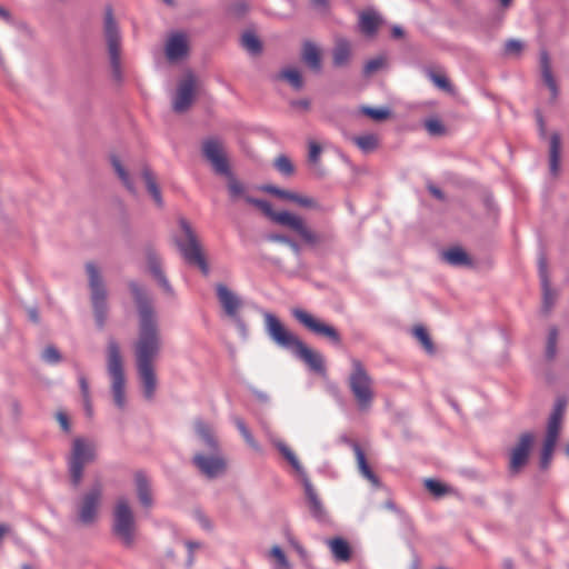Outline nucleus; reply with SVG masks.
<instances>
[{
    "label": "nucleus",
    "mask_w": 569,
    "mask_h": 569,
    "mask_svg": "<svg viewBox=\"0 0 569 569\" xmlns=\"http://www.w3.org/2000/svg\"><path fill=\"white\" fill-rule=\"evenodd\" d=\"M202 154L210 162L217 174L224 176L228 179L227 188L232 201L242 198L247 203L260 209L273 222L296 232L301 241L311 248H329L335 242L336 236L331 230L315 231L302 217L289 211L277 212L267 200L250 197L248 194V187L230 170L222 143L218 139L210 138L204 140L202 142Z\"/></svg>",
    "instance_id": "f257e3e1"
},
{
    "label": "nucleus",
    "mask_w": 569,
    "mask_h": 569,
    "mask_svg": "<svg viewBox=\"0 0 569 569\" xmlns=\"http://www.w3.org/2000/svg\"><path fill=\"white\" fill-rule=\"evenodd\" d=\"M138 312V337L133 343L134 362L146 399L157 389L154 362L162 350V336L157 311L148 291L137 281L128 283Z\"/></svg>",
    "instance_id": "f03ea898"
},
{
    "label": "nucleus",
    "mask_w": 569,
    "mask_h": 569,
    "mask_svg": "<svg viewBox=\"0 0 569 569\" xmlns=\"http://www.w3.org/2000/svg\"><path fill=\"white\" fill-rule=\"evenodd\" d=\"M266 331L279 347L290 350L310 371L326 375V361L322 353L309 348L298 336L289 331L272 313H264Z\"/></svg>",
    "instance_id": "7ed1b4c3"
},
{
    "label": "nucleus",
    "mask_w": 569,
    "mask_h": 569,
    "mask_svg": "<svg viewBox=\"0 0 569 569\" xmlns=\"http://www.w3.org/2000/svg\"><path fill=\"white\" fill-rule=\"evenodd\" d=\"M137 521L127 498H119L112 509L111 532L122 547L132 548L137 538Z\"/></svg>",
    "instance_id": "20e7f679"
},
{
    "label": "nucleus",
    "mask_w": 569,
    "mask_h": 569,
    "mask_svg": "<svg viewBox=\"0 0 569 569\" xmlns=\"http://www.w3.org/2000/svg\"><path fill=\"white\" fill-rule=\"evenodd\" d=\"M350 363L351 372L348 378L349 389L359 410L367 411L371 408L375 399L373 379L361 360L350 358Z\"/></svg>",
    "instance_id": "39448f33"
},
{
    "label": "nucleus",
    "mask_w": 569,
    "mask_h": 569,
    "mask_svg": "<svg viewBox=\"0 0 569 569\" xmlns=\"http://www.w3.org/2000/svg\"><path fill=\"white\" fill-rule=\"evenodd\" d=\"M107 371L111 379V392L119 409L126 406V376L119 343L110 338L107 345Z\"/></svg>",
    "instance_id": "423d86ee"
},
{
    "label": "nucleus",
    "mask_w": 569,
    "mask_h": 569,
    "mask_svg": "<svg viewBox=\"0 0 569 569\" xmlns=\"http://www.w3.org/2000/svg\"><path fill=\"white\" fill-rule=\"evenodd\" d=\"M276 447L279 450V452L283 456V458L291 465V467L301 477L302 485L305 488V495H306L308 506H309L312 517L319 521L323 520L326 518V510L322 506V502H321L316 489L313 488L303 467L301 466L299 459L297 458L295 452L284 442L279 441L276 443Z\"/></svg>",
    "instance_id": "0eeeda50"
},
{
    "label": "nucleus",
    "mask_w": 569,
    "mask_h": 569,
    "mask_svg": "<svg viewBox=\"0 0 569 569\" xmlns=\"http://www.w3.org/2000/svg\"><path fill=\"white\" fill-rule=\"evenodd\" d=\"M96 450L92 442L84 438H76L68 458V471L71 485L78 488L83 478V470L87 463L94 461Z\"/></svg>",
    "instance_id": "6e6552de"
},
{
    "label": "nucleus",
    "mask_w": 569,
    "mask_h": 569,
    "mask_svg": "<svg viewBox=\"0 0 569 569\" xmlns=\"http://www.w3.org/2000/svg\"><path fill=\"white\" fill-rule=\"evenodd\" d=\"M179 226L184 233L186 241L177 239L176 244L183 259L189 264L197 266L204 276H208L210 272L209 264L203 256L201 244L198 241L191 224L184 218H181L179 220Z\"/></svg>",
    "instance_id": "1a4fd4ad"
},
{
    "label": "nucleus",
    "mask_w": 569,
    "mask_h": 569,
    "mask_svg": "<svg viewBox=\"0 0 569 569\" xmlns=\"http://www.w3.org/2000/svg\"><path fill=\"white\" fill-rule=\"evenodd\" d=\"M91 291V303L97 327L102 329L108 317L107 290L98 267L93 262L86 263Z\"/></svg>",
    "instance_id": "9d476101"
},
{
    "label": "nucleus",
    "mask_w": 569,
    "mask_h": 569,
    "mask_svg": "<svg viewBox=\"0 0 569 569\" xmlns=\"http://www.w3.org/2000/svg\"><path fill=\"white\" fill-rule=\"evenodd\" d=\"M104 37L108 46V53L110 59V64L112 69L113 78L118 81L121 80V60H120V32L118 24L113 18V12L111 8L106 10L104 14V26H103Z\"/></svg>",
    "instance_id": "9b49d317"
},
{
    "label": "nucleus",
    "mask_w": 569,
    "mask_h": 569,
    "mask_svg": "<svg viewBox=\"0 0 569 569\" xmlns=\"http://www.w3.org/2000/svg\"><path fill=\"white\" fill-rule=\"evenodd\" d=\"M103 488L97 481L84 492L77 503V519L83 526H91L97 521L101 506Z\"/></svg>",
    "instance_id": "f8f14e48"
},
{
    "label": "nucleus",
    "mask_w": 569,
    "mask_h": 569,
    "mask_svg": "<svg viewBox=\"0 0 569 569\" xmlns=\"http://www.w3.org/2000/svg\"><path fill=\"white\" fill-rule=\"evenodd\" d=\"M291 313L298 322L312 333L328 339L333 345H340L341 336L333 326L320 321L311 313L300 308L292 309Z\"/></svg>",
    "instance_id": "ddd939ff"
},
{
    "label": "nucleus",
    "mask_w": 569,
    "mask_h": 569,
    "mask_svg": "<svg viewBox=\"0 0 569 569\" xmlns=\"http://www.w3.org/2000/svg\"><path fill=\"white\" fill-rule=\"evenodd\" d=\"M192 463L208 479L218 478L224 473L227 468L226 460L219 451H210L209 455L197 452L192 458Z\"/></svg>",
    "instance_id": "4468645a"
},
{
    "label": "nucleus",
    "mask_w": 569,
    "mask_h": 569,
    "mask_svg": "<svg viewBox=\"0 0 569 569\" xmlns=\"http://www.w3.org/2000/svg\"><path fill=\"white\" fill-rule=\"evenodd\" d=\"M535 442L532 432H523L520 435L518 442L510 451L509 470L512 475H517L527 465L530 450Z\"/></svg>",
    "instance_id": "2eb2a0df"
},
{
    "label": "nucleus",
    "mask_w": 569,
    "mask_h": 569,
    "mask_svg": "<svg viewBox=\"0 0 569 569\" xmlns=\"http://www.w3.org/2000/svg\"><path fill=\"white\" fill-rule=\"evenodd\" d=\"M196 77L188 72L178 83L177 92L172 101V109L177 113H183L192 106L194 100Z\"/></svg>",
    "instance_id": "dca6fc26"
},
{
    "label": "nucleus",
    "mask_w": 569,
    "mask_h": 569,
    "mask_svg": "<svg viewBox=\"0 0 569 569\" xmlns=\"http://www.w3.org/2000/svg\"><path fill=\"white\" fill-rule=\"evenodd\" d=\"M216 295L224 315L228 318L236 317V315L240 312V309L243 306L241 298L226 284L217 283Z\"/></svg>",
    "instance_id": "f3484780"
},
{
    "label": "nucleus",
    "mask_w": 569,
    "mask_h": 569,
    "mask_svg": "<svg viewBox=\"0 0 569 569\" xmlns=\"http://www.w3.org/2000/svg\"><path fill=\"white\" fill-rule=\"evenodd\" d=\"M146 260L149 268L150 273L157 280L158 284L163 289V291L170 297L174 296V290L167 279L162 267L161 259L152 248L146 249Z\"/></svg>",
    "instance_id": "a211bd4d"
},
{
    "label": "nucleus",
    "mask_w": 569,
    "mask_h": 569,
    "mask_svg": "<svg viewBox=\"0 0 569 569\" xmlns=\"http://www.w3.org/2000/svg\"><path fill=\"white\" fill-rule=\"evenodd\" d=\"M538 271L542 288V306L543 310L548 312L555 303L556 296L550 288L548 278V262L543 252H541L538 258Z\"/></svg>",
    "instance_id": "6ab92c4d"
},
{
    "label": "nucleus",
    "mask_w": 569,
    "mask_h": 569,
    "mask_svg": "<svg viewBox=\"0 0 569 569\" xmlns=\"http://www.w3.org/2000/svg\"><path fill=\"white\" fill-rule=\"evenodd\" d=\"M539 64L542 81L551 92V100L555 101L559 94V89L552 74L551 61L547 50L540 51Z\"/></svg>",
    "instance_id": "aec40b11"
},
{
    "label": "nucleus",
    "mask_w": 569,
    "mask_h": 569,
    "mask_svg": "<svg viewBox=\"0 0 569 569\" xmlns=\"http://www.w3.org/2000/svg\"><path fill=\"white\" fill-rule=\"evenodd\" d=\"M188 53V43L186 37L176 33L169 38L166 44V56L170 62H176L184 58Z\"/></svg>",
    "instance_id": "412c9836"
},
{
    "label": "nucleus",
    "mask_w": 569,
    "mask_h": 569,
    "mask_svg": "<svg viewBox=\"0 0 569 569\" xmlns=\"http://www.w3.org/2000/svg\"><path fill=\"white\" fill-rule=\"evenodd\" d=\"M301 60L310 70L316 73H319L322 69L320 49L315 42L310 40H306L302 44Z\"/></svg>",
    "instance_id": "4be33fe9"
},
{
    "label": "nucleus",
    "mask_w": 569,
    "mask_h": 569,
    "mask_svg": "<svg viewBox=\"0 0 569 569\" xmlns=\"http://www.w3.org/2000/svg\"><path fill=\"white\" fill-rule=\"evenodd\" d=\"M348 443L350 445V447L353 450V453H355L356 460H357V466H358V469H359V472L361 473V476L363 478H366L368 481H370L372 486L379 488L380 480L377 477V475L369 467L367 459H366V455H365L363 450L361 449L360 445L358 442L351 441V440L348 441Z\"/></svg>",
    "instance_id": "5701e85b"
},
{
    "label": "nucleus",
    "mask_w": 569,
    "mask_h": 569,
    "mask_svg": "<svg viewBox=\"0 0 569 569\" xmlns=\"http://www.w3.org/2000/svg\"><path fill=\"white\" fill-rule=\"evenodd\" d=\"M134 483L140 503L146 508H150L153 505V499L151 495L150 481L146 473L142 471L136 472Z\"/></svg>",
    "instance_id": "b1692460"
},
{
    "label": "nucleus",
    "mask_w": 569,
    "mask_h": 569,
    "mask_svg": "<svg viewBox=\"0 0 569 569\" xmlns=\"http://www.w3.org/2000/svg\"><path fill=\"white\" fill-rule=\"evenodd\" d=\"M381 22L382 18L373 9L365 10L359 16V28L367 36H373Z\"/></svg>",
    "instance_id": "393cba45"
},
{
    "label": "nucleus",
    "mask_w": 569,
    "mask_h": 569,
    "mask_svg": "<svg viewBox=\"0 0 569 569\" xmlns=\"http://www.w3.org/2000/svg\"><path fill=\"white\" fill-rule=\"evenodd\" d=\"M351 58V44L349 40L339 38L332 49V63L336 68H343Z\"/></svg>",
    "instance_id": "a878e982"
},
{
    "label": "nucleus",
    "mask_w": 569,
    "mask_h": 569,
    "mask_svg": "<svg viewBox=\"0 0 569 569\" xmlns=\"http://www.w3.org/2000/svg\"><path fill=\"white\" fill-rule=\"evenodd\" d=\"M194 431L200 438L201 442L209 449V451H219L218 440L213 433L212 428L202 420L194 421Z\"/></svg>",
    "instance_id": "bb28decb"
},
{
    "label": "nucleus",
    "mask_w": 569,
    "mask_h": 569,
    "mask_svg": "<svg viewBox=\"0 0 569 569\" xmlns=\"http://www.w3.org/2000/svg\"><path fill=\"white\" fill-rule=\"evenodd\" d=\"M442 259L453 267L471 266L468 253L460 247H453L442 252Z\"/></svg>",
    "instance_id": "cd10ccee"
},
{
    "label": "nucleus",
    "mask_w": 569,
    "mask_h": 569,
    "mask_svg": "<svg viewBox=\"0 0 569 569\" xmlns=\"http://www.w3.org/2000/svg\"><path fill=\"white\" fill-rule=\"evenodd\" d=\"M330 550L338 561H348L351 557L349 543L342 538H333L328 541Z\"/></svg>",
    "instance_id": "c85d7f7f"
},
{
    "label": "nucleus",
    "mask_w": 569,
    "mask_h": 569,
    "mask_svg": "<svg viewBox=\"0 0 569 569\" xmlns=\"http://www.w3.org/2000/svg\"><path fill=\"white\" fill-rule=\"evenodd\" d=\"M274 79L286 80L295 90H300L303 87L302 76L296 68H286L281 70Z\"/></svg>",
    "instance_id": "c756f323"
},
{
    "label": "nucleus",
    "mask_w": 569,
    "mask_h": 569,
    "mask_svg": "<svg viewBox=\"0 0 569 569\" xmlns=\"http://www.w3.org/2000/svg\"><path fill=\"white\" fill-rule=\"evenodd\" d=\"M561 417H562L561 408L557 407L552 411L551 416L549 417L548 426H547V435H546L545 439L552 440V441L558 440L560 425H561Z\"/></svg>",
    "instance_id": "7c9ffc66"
},
{
    "label": "nucleus",
    "mask_w": 569,
    "mask_h": 569,
    "mask_svg": "<svg viewBox=\"0 0 569 569\" xmlns=\"http://www.w3.org/2000/svg\"><path fill=\"white\" fill-rule=\"evenodd\" d=\"M425 73L428 79L440 90L446 91L448 93H453L455 88L451 84L450 80L443 73H438L430 68L425 69Z\"/></svg>",
    "instance_id": "2f4dec72"
},
{
    "label": "nucleus",
    "mask_w": 569,
    "mask_h": 569,
    "mask_svg": "<svg viewBox=\"0 0 569 569\" xmlns=\"http://www.w3.org/2000/svg\"><path fill=\"white\" fill-rule=\"evenodd\" d=\"M351 140L365 153L373 151L379 144L378 137L373 133L356 136Z\"/></svg>",
    "instance_id": "473e14b6"
},
{
    "label": "nucleus",
    "mask_w": 569,
    "mask_h": 569,
    "mask_svg": "<svg viewBox=\"0 0 569 569\" xmlns=\"http://www.w3.org/2000/svg\"><path fill=\"white\" fill-rule=\"evenodd\" d=\"M111 164L116 171V173L118 174L119 179L122 181V183L124 184V187L131 192V193H136V187H134V183L130 177V174L128 173V171L124 169V167L122 166L121 161L119 160L118 157L116 156H112L111 157Z\"/></svg>",
    "instance_id": "72a5a7b5"
},
{
    "label": "nucleus",
    "mask_w": 569,
    "mask_h": 569,
    "mask_svg": "<svg viewBox=\"0 0 569 569\" xmlns=\"http://www.w3.org/2000/svg\"><path fill=\"white\" fill-rule=\"evenodd\" d=\"M561 141L558 133H553L550 138V170L552 173L558 171L560 160Z\"/></svg>",
    "instance_id": "f704fd0d"
},
{
    "label": "nucleus",
    "mask_w": 569,
    "mask_h": 569,
    "mask_svg": "<svg viewBox=\"0 0 569 569\" xmlns=\"http://www.w3.org/2000/svg\"><path fill=\"white\" fill-rule=\"evenodd\" d=\"M412 332L415 338L421 343L427 353L433 355L436 352L435 345L425 327L416 326Z\"/></svg>",
    "instance_id": "c9c22d12"
},
{
    "label": "nucleus",
    "mask_w": 569,
    "mask_h": 569,
    "mask_svg": "<svg viewBox=\"0 0 569 569\" xmlns=\"http://www.w3.org/2000/svg\"><path fill=\"white\" fill-rule=\"evenodd\" d=\"M558 337V329L556 327H551L548 332L545 351V357L549 361L553 360L557 356Z\"/></svg>",
    "instance_id": "e433bc0d"
},
{
    "label": "nucleus",
    "mask_w": 569,
    "mask_h": 569,
    "mask_svg": "<svg viewBox=\"0 0 569 569\" xmlns=\"http://www.w3.org/2000/svg\"><path fill=\"white\" fill-rule=\"evenodd\" d=\"M242 47L251 54H259L262 51V43L258 37L251 32L243 33L241 38Z\"/></svg>",
    "instance_id": "4c0bfd02"
},
{
    "label": "nucleus",
    "mask_w": 569,
    "mask_h": 569,
    "mask_svg": "<svg viewBox=\"0 0 569 569\" xmlns=\"http://www.w3.org/2000/svg\"><path fill=\"white\" fill-rule=\"evenodd\" d=\"M320 154H321V147L315 142H309V152H308V161L310 164H312L318 173V176L322 177L325 174L323 169L320 166Z\"/></svg>",
    "instance_id": "58836bf2"
},
{
    "label": "nucleus",
    "mask_w": 569,
    "mask_h": 569,
    "mask_svg": "<svg viewBox=\"0 0 569 569\" xmlns=\"http://www.w3.org/2000/svg\"><path fill=\"white\" fill-rule=\"evenodd\" d=\"M361 113L368 116L375 121H383L391 116V110L387 107L383 108H372L368 106H363L360 109Z\"/></svg>",
    "instance_id": "ea45409f"
},
{
    "label": "nucleus",
    "mask_w": 569,
    "mask_h": 569,
    "mask_svg": "<svg viewBox=\"0 0 569 569\" xmlns=\"http://www.w3.org/2000/svg\"><path fill=\"white\" fill-rule=\"evenodd\" d=\"M557 441L545 439L541 456H540V468L547 469L551 462L553 450Z\"/></svg>",
    "instance_id": "a19ab883"
},
{
    "label": "nucleus",
    "mask_w": 569,
    "mask_h": 569,
    "mask_svg": "<svg viewBox=\"0 0 569 569\" xmlns=\"http://www.w3.org/2000/svg\"><path fill=\"white\" fill-rule=\"evenodd\" d=\"M425 486L437 498L443 497L450 492V487L436 479H426Z\"/></svg>",
    "instance_id": "79ce46f5"
},
{
    "label": "nucleus",
    "mask_w": 569,
    "mask_h": 569,
    "mask_svg": "<svg viewBox=\"0 0 569 569\" xmlns=\"http://www.w3.org/2000/svg\"><path fill=\"white\" fill-rule=\"evenodd\" d=\"M260 189L267 193H270L272 196H276L280 199H283V200H289V201H292L295 202V199H296V192H292V191H289V190H284V189H280L273 184H264V186H261Z\"/></svg>",
    "instance_id": "37998d69"
},
{
    "label": "nucleus",
    "mask_w": 569,
    "mask_h": 569,
    "mask_svg": "<svg viewBox=\"0 0 569 569\" xmlns=\"http://www.w3.org/2000/svg\"><path fill=\"white\" fill-rule=\"evenodd\" d=\"M274 167L281 174L286 177H290L295 173V166L292 164L291 160L284 154H281L276 158Z\"/></svg>",
    "instance_id": "c03bdc74"
},
{
    "label": "nucleus",
    "mask_w": 569,
    "mask_h": 569,
    "mask_svg": "<svg viewBox=\"0 0 569 569\" xmlns=\"http://www.w3.org/2000/svg\"><path fill=\"white\" fill-rule=\"evenodd\" d=\"M141 176H142V179L144 180L147 190L150 194L157 193L160 190V188L156 181V177H154L152 170L148 166H144L142 168Z\"/></svg>",
    "instance_id": "a18cd8bd"
},
{
    "label": "nucleus",
    "mask_w": 569,
    "mask_h": 569,
    "mask_svg": "<svg viewBox=\"0 0 569 569\" xmlns=\"http://www.w3.org/2000/svg\"><path fill=\"white\" fill-rule=\"evenodd\" d=\"M269 239L271 241L283 243L284 246H288L295 252L296 256H300V253H301L300 244L296 240L291 239L288 236H284V234H271L269 237Z\"/></svg>",
    "instance_id": "49530a36"
},
{
    "label": "nucleus",
    "mask_w": 569,
    "mask_h": 569,
    "mask_svg": "<svg viewBox=\"0 0 569 569\" xmlns=\"http://www.w3.org/2000/svg\"><path fill=\"white\" fill-rule=\"evenodd\" d=\"M425 128L430 136L439 137L446 133V128L437 118H429L425 121Z\"/></svg>",
    "instance_id": "de8ad7c7"
},
{
    "label": "nucleus",
    "mask_w": 569,
    "mask_h": 569,
    "mask_svg": "<svg viewBox=\"0 0 569 569\" xmlns=\"http://www.w3.org/2000/svg\"><path fill=\"white\" fill-rule=\"evenodd\" d=\"M41 358L49 365H57L62 359L60 351L54 346L46 347L42 351Z\"/></svg>",
    "instance_id": "09e8293b"
},
{
    "label": "nucleus",
    "mask_w": 569,
    "mask_h": 569,
    "mask_svg": "<svg viewBox=\"0 0 569 569\" xmlns=\"http://www.w3.org/2000/svg\"><path fill=\"white\" fill-rule=\"evenodd\" d=\"M234 425L238 428L241 436L244 438L246 442L250 447L258 449V445H257L256 440L253 439L251 432L247 428L244 421L241 418H234Z\"/></svg>",
    "instance_id": "8fccbe9b"
},
{
    "label": "nucleus",
    "mask_w": 569,
    "mask_h": 569,
    "mask_svg": "<svg viewBox=\"0 0 569 569\" xmlns=\"http://www.w3.org/2000/svg\"><path fill=\"white\" fill-rule=\"evenodd\" d=\"M228 11L234 18L240 19L247 14V12L249 11V6L246 1L238 0L229 7Z\"/></svg>",
    "instance_id": "3c124183"
},
{
    "label": "nucleus",
    "mask_w": 569,
    "mask_h": 569,
    "mask_svg": "<svg viewBox=\"0 0 569 569\" xmlns=\"http://www.w3.org/2000/svg\"><path fill=\"white\" fill-rule=\"evenodd\" d=\"M523 49V43L517 39H509L505 43V54L507 56H519Z\"/></svg>",
    "instance_id": "603ef678"
},
{
    "label": "nucleus",
    "mask_w": 569,
    "mask_h": 569,
    "mask_svg": "<svg viewBox=\"0 0 569 569\" xmlns=\"http://www.w3.org/2000/svg\"><path fill=\"white\" fill-rule=\"evenodd\" d=\"M385 64V58L382 57H377L375 59H371L369 60L365 67H363V73L366 76H370L372 74L373 72L380 70Z\"/></svg>",
    "instance_id": "864d4df0"
},
{
    "label": "nucleus",
    "mask_w": 569,
    "mask_h": 569,
    "mask_svg": "<svg viewBox=\"0 0 569 569\" xmlns=\"http://www.w3.org/2000/svg\"><path fill=\"white\" fill-rule=\"evenodd\" d=\"M56 419L64 432L69 433L71 431V425L66 412L58 411L56 413Z\"/></svg>",
    "instance_id": "5fc2aeb1"
},
{
    "label": "nucleus",
    "mask_w": 569,
    "mask_h": 569,
    "mask_svg": "<svg viewBox=\"0 0 569 569\" xmlns=\"http://www.w3.org/2000/svg\"><path fill=\"white\" fill-rule=\"evenodd\" d=\"M295 202L303 208H317V206H318V203L315 199L305 197V196H300L298 193L296 194Z\"/></svg>",
    "instance_id": "6e6d98bb"
},
{
    "label": "nucleus",
    "mask_w": 569,
    "mask_h": 569,
    "mask_svg": "<svg viewBox=\"0 0 569 569\" xmlns=\"http://www.w3.org/2000/svg\"><path fill=\"white\" fill-rule=\"evenodd\" d=\"M79 386L81 390V395L83 397L84 402H89L90 391H89V383L87 378L81 373L79 375Z\"/></svg>",
    "instance_id": "4d7b16f0"
},
{
    "label": "nucleus",
    "mask_w": 569,
    "mask_h": 569,
    "mask_svg": "<svg viewBox=\"0 0 569 569\" xmlns=\"http://www.w3.org/2000/svg\"><path fill=\"white\" fill-rule=\"evenodd\" d=\"M236 325L238 331L240 332V335L246 338L247 337V333H248V330H247V325L246 322L243 321V319L240 317L239 313L236 315V317H229Z\"/></svg>",
    "instance_id": "13d9d810"
},
{
    "label": "nucleus",
    "mask_w": 569,
    "mask_h": 569,
    "mask_svg": "<svg viewBox=\"0 0 569 569\" xmlns=\"http://www.w3.org/2000/svg\"><path fill=\"white\" fill-rule=\"evenodd\" d=\"M271 555L278 560V562L281 566H287L288 565L287 557H286L284 552L282 551V549L279 546H274L271 549Z\"/></svg>",
    "instance_id": "bf43d9fd"
},
{
    "label": "nucleus",
    "mask_w": 569,
    "mask_h": 569,
    "mask_svg": "<svg viewBox=\"0 0 569 569\" xmlns=\"http://www.w3.org/2000/svg\"><path fill=\"white\" fill-rule=\"evenodd\" d=\"M428 190L438 200H445V193L438 187L430 184L428 186Z\"/></svg>",
    "instance_id": "052dcab7"
},
{
    "label": "nucleus",
    "mask_w": 569,
    "mask_h": 569,
    "mask_svg": "<svg viewBox=\"0 0 569 569\" xmlns=\"http://www.w3.org/2000/svg\"><path fill=\"white\" fill-rule=\"evenodd\" d=\"M291 106L295 107V108H300V109H303V110H308L309 107H310V102L307 99L293 100V101H291Z\"/></svg>",
    "instance_id": "680f3d73"
},
{
    "label": "nucleus",
    "mask_w": 569,
    "mask_h": 569,
    "mask_svg": "<svg viewBox=\"0 0 569 569\" xmlns=\"http://www.w3.org/2000/svg\"><path fill=\"white\" fill-rule=\"evenodd\" d=\"M535 114H536V119H537V123L539 126L540 132L543 136L545 134V120H543L542 113L540 112V110H536Z\"/></svg>",
    "instance_id": "e2e57ef3"
},
{
    "label": "nucleus",
    "mask_w": 569,
    "mask_h": 569,
    "mask_svg": "<svg viewBox=\"0 0 569 569\" xmlns=\"http://www.w3.org/2000/svg\"><path fill=\"white\" fill-rule=\"evenodd\" d=\"M28 317L34 323H38L39 320H40L39 312H38L37 308H29L28 309Z\"/></svg>",
    "instance_id": "0e129e2a"
},
{
    "label": "nucleus",
    "mask_w": 569,
    "mask_h": 569,
    "mask_svg": "<svg viewBox=\"0 0 569 569\" xmlns=\"http://www.w3.org/2000/svg\"><path fill=\"white\" fill-rule=\"evenodd\" d=\"M0 18L3 19L4 21H7L8 23L13 22L11 13L1 6H0Z\"/></svg>",
    "instance_id": "69168bd1"
},
{
    "label": "nucleus",
    "mask_w": 569,
    "mask_h": 569,
    "mask_svg": "<svg viewBox=\"0 0 569 569\" xmlns=\"http://www.w3.org/2000/svg\"><path fill=\"white\" fill-rule=\"evenodd\" d=\"M391 34L393 38H401V37H403L405 32L401 27L395 26L391 29Z\"/></svg>",
    "instance_id": "338daca9"
},
{
    "label": "nucleus",
    "mask_w": 569,
    "mask_h": 569,
    "mask_svg": "<svg viewBox=\"0 0 569 569\" xmlns=\"http://www.w3.org/2000/svg\"><path fill=\"white\" fill-rule=\"evenodd\" d=\"M151 197L158 207L161 208L163 206V199L160 190L157 193H152Z\"/></svg>",
    "instance_id": "774afa93"
}]
</instances>
